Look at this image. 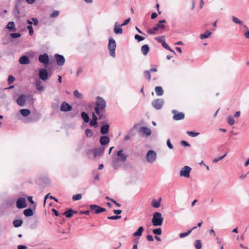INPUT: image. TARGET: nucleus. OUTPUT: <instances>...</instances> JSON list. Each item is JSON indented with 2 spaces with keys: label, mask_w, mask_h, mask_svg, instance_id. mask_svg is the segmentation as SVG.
Masks as SVG:
<instances>
[{
  "label": "nucleus",
  "mask_w": 249,
  "mask_h": 249,
  "mask_svg": "<svg viewBox=\"0 0 249 249\" xmlns=\"http://www.w3.org/2000/svg\"><path fill=\"white\" fill-rule=\"evenodd\" d=\"M130 18H128L127 19H125L124 22L121 25V26H124L127 25L130 21Z\"/></svg>",
  "instance_id": "6e6d98bb"
},
{
  "label": "nucleus",
  "mask_w": 249,
  "mask_h": 249,
  "mask_svg": "<svg viewBox=\"0 0 249 249\" xmlns=\"http://www.w3.org/2000/svg\"><path fill=\"white\" fill-rule=\"evenodd\" d=\"M224 158V156H220L219 157L215 158L213 159V163H216L218 162L219 161L222 160Z\"/></svg>",
  "instance_id": "864d4df0"
},
{
  "label": "nucleus",
  "mask_w": 249,
  "mask_h": 249,
  "mask_svg": "<svg viewBox=\"0 0 249 249\" xmlns=\"http://www.w3.org/2000/svg\"><path fill=\"white\" fill-rule=\"evenodd\" d=\"M15 80V78L13 75H9L8 78V84L9 85L11 84L12 83H13L14 82Z\"/></svg>",
  "instance_id": "a18cd8bd"
},
{
  "label": "nucleus",
  "mask_w": 249,
  "mask_h": 249,
  "mask_svg": "<svg viewBox=\"0 0 249 249\" xmlns=\"http://www.w3.org/2000/svg\"><path fill=\"white\" fill-rule=\"evenodd\" d=\"M118 157L112 160V166L114 169H118L120 166V162H125L126 160L128 155L124 152L123 149L119 150L117 153Z\"/></svg>",
  "instance_id": "f257e3e1"
},
{
  "label": "nucleus",
  "mask_w": 249,
  "mask_h": 249,
  "mask_svg": "<svg viewBox=\"0 0 249 249\" xmlns=\"http://www.w3.org/2000/svg\"><path fill=\"white\" fill-rule=\"evenodd\" d=\"M113 212L115 214H121L122 213V211L121 210H114L113 211Z\"/></svg>",
  "instance_id": "69168bd1"
},
{
  "label": "nucleus",
  "mask_w": 249,
  "mask_h": 249,
  "mask_svg": "<svg viewBox=\"0 0 249 249\" xmlns=\"http://www.w3.org/2000/svg\"><path fill=\"white\" fill-rule=\"evenodd\" d=\"M155 31H154L153 29H149L147 30V33L149 34H150V35L155 34Z\"/></svg>",
  "instance_id": "0e129e2a"
},
{
  "label": "nucleus",
  "mask_w": 249,
  "mask_h": 249,
  "mask_svg": "<svg viewBox=\"0 0 249 249\" xmlns=\"http://www.w3.org/2000/svg\"><path fill=\"white\" fill-rule=\"evenodd\" d=\"M59 12L58 11H54L51 15L50 17L52 18H55L58 16Z\"/></svg>",
  "instance_id": "de8ad7c7"
},
{
  "label": "nucleus",
  "mask_w": 249,
  "mask_h": 249,
  "mask_svg": "<svg viewBox=\"0 0 249 249\" xmlns=\"http://www.w3.org/2000/svg\"><path fill=\"white\" fill-rule=\"evenodd\" d=\"M90 211L94 212L96 214H98L106 211L105 208L100 207L97 205H90Z\"/></svg>",
  "instance_id": "0eeeda50"
},
{
  "label": "nucleus",
  "mask_w": 249,
  "mask_h": 249,
  "mask_svg": "<svg viewBox=\"0 0 249 249\" xmlns=\"http://www.w3.org/2000/svg\"><path fill=\"white\" fill-rule=\"evenodd\" d=\"M232 21L237 24L239 25H243V22L242 20L238 19L237 17L235 16H232Z\"/></svg>",
  "instance_id": "f704fd0d"
},
{
  "label": "nucleus",
  "mask_w": 249,
  "mask_h": 249,
  "mask_svg": "<svg viewBox=\"0 0 249 249\" xmlns=\"http://www.w3.org/2000/svg\"><path fill=\"white\" fill-rule=\"evenodd\" d=\"M13 223L15 228H18L22 225L23 221L21 220H15L13 221Z\"/></svg>",
  "instance_id": "72a5a7b5"
},
{
  "label": "nucleus",
  "mask_w": 249,
  "mask_h": 249,
  "mask_svg": "<svg viewBox=\"0 0 249 249\" xmlns=\"http://www.w3.org/2000/svg\"><path fill=\"white\" fill-rule=\"evenodd\" d=\"M17 207L18 209L25 208L26 207L25 199L23 197L18 198L17 201Z\"/></svg>",
  "instance_id": "4468645a"
},
{
  "label": "nucleus",
  "mask_w": 249,
  "mask_h": 249,
  "mask_svg": "<svg viewBox=\"0 0 249 249\" xmlns=\"http://www.w3.org/2000/svg\"><path fill=\"white\" fill-rule=\"evenodd\" d=\"M110 201L111 202H112L113 203H114L117 207H120L121 206V204L117 203L115 200H114L113 199H110Z\"/></svg>",
  "instance_id": "e2e57ef3"
},
{
  "label": "nucleus",
  "mask_w": 249,
  "mask_h": 249,
  "mask_svg": "<svg viewBox=\"0 0 249 249\" xmlns=\"http://www.w3.org/2000/svg\"><path fill=\"white\" fill-rule=\"evenodd\" d=\"M109 142V139L107 136H102L101 137L100 139V142L101 145H104L107 143H108Z\"/></svg>",
  "instance_id": "5701e85b"
},
{
  "label": "nucleus",
  "mask_w": 249,
  "mask_h": 249,
  "mask_svg": "<svg viewBox=\"0 0 249 249\" xmlns=\"http://www.w3.org/2000/svg\"><path fill=\"white\" fill-rule=\"evenodd\" d=\"M73 211L71 209L69 210L68 211L65 212L64 214L68 218H70L72 215Z\"/></svg>",
  "instance_id": "4c0bfd02"
},
{
  "label": "nucleus",
  "mask_w": 249,
  "mask_h": 249,
  "mask_svg": "<svg viewBox=\"0 0 249 249\" xmlns=\"http://www.w3.org/2000/svg\"><path fill=\"white\" fill-rule=\"evenodd\" d=\"M163 218L162 217L161 213L155 212L153 214L152 223L154 226H161L163 223Z\"/></svg>",
  "instance_id": "7ed1b4c3"
},
{
  "label": "nucleus",
  "mask_w": 249,
  "mask_h": 249,
  "mask_svg": "<svg viewBox=\"0 0 249 249\" xmlns=\"http://www.w3.org/2000/svg\"><path fill=\"white\" fill-rule=\"evenodd\" d=\"M144 73L147 78V79L149 81L151 79V74H150V71H144Z\"/></svg>",
  "instance_id": "8fccbe9b"
},
{
  "label": "nucleus",
  "mask_w": 249,
  "mask_h": 249,
  "mask_svg": "<svg viewBox=\"0 0 249 249\" xmlns=\"http://www.w3.org/2000/svg\"><path fill=\"white\" fill-rule=\"evenodd\" d=\"M121 217L120 215H113L107 217V219L109 220H116L120 219Z\"/></svg>",
  "instance_id": "3c124183"
},
{
  "label": "nucleus",
  "mask_w": 249,
  "mask_h": 249,
  "mask_svg": "<svg viewBox=\"0 0 249 249\" xmlns=\"http://www.w3.org/2000/svg\"><path fill=\"white\" fill-rule=\"evenodd\" d=\"M135 39L136 40H137L138 42H140L141 41H142L144 39V37L140 36L139 35H136L134 37Z\"/></svg>",
  "instance_id": "09e8293b"
},
{
  "label": "nucleus",
  "mask_w": 249,
  "mask_h": 249,
  "mask_svg": "<svg viewBox=\"0 0 249 249\" xmlns=\"http://www.w3.org/2000/svg\"><path fill=\"white\" fill-rule=\"evenodd\" d=\"M106 106L105 101L101 97H97L95 102V111L97 115L100 114V111L103 110Z\"/></svg>",
  "instance_id": "f03ea898"
},
{
  "label": "nucleus",
  "mask_w": 249,
  "mask_h": 249,
  "mask_svg": "<svg viewBox=\"0 0 249 249\" xmlns=\"http://www.w3.org/2000/svg\"><path fill=\"white\" fill-rule=\"evenodd\" d=\"M194 245L196 249H201L202 244L200 240H196L194 242Z\"/></svg>",
  "instance_id": "c756f323"
},
{
  "label": "nucleus",
  "mask_w": 249,
  "mask_h": 249,
  "mask_svg": "<svg viewBox=\"0 0 249 249\" xmlns=\"http://www.w3.org/2000/svg\"><path fill=\"white\" fill-rule=\"evenodd\" d=\"M165 22L166 21L164 19L160 20L156 26L153 28V30L157 31L159 29H163L165 27V26L162 24V23H165Z\"/></svg>",
  "instance_id": "f3484780"
},
{
  "label": "nucleus",
  "mask_w": 249,
  "mask_h": 249,
  "mask_svg": "<svg viewBox=\"0 0 249 249\" xmlns=\"http://www.w3.org/2000/svg\"><path fill=\"white\" fill-rule=\"evenodd\" d=\"M23 213L26 216H31L34 214L32 210L30 208L25 209Z\"/></svg>",
  "instance_id": "2f4dec72"
},
{
  "label": "nucleus",
  "mask_w": 249,
  "mask_h": 249,
  "mask_svg": "<svg viewBox=\"0 0 249 249\" xmlns=\"http://www.w3.org/2000/svg\"><path fill=\"white\" fill-rule=\"evenodd\" d=\"M143 231L142 227H140L136 231L133 233V235L134 236H141L142 235V232Z\"/></svg>",
  "instance_id": "cd10ccee"
},
{
  "label": "nucleus",
  "mask_w": 249,
  "mask_h": 249,
  "mask_svg": "<svg viewBox=\"0 0 249 249\" xmlns=\"http://www.w3.org/2000/svg\"><path fill=\"white\" fill-rule=\"evenodd\" d=\"M186 133L191 137H195L199 135V133L193 131H187Z\"/></svg>",
  "instance_id": "58836bf2"
},
{
  "label": "nucleus",
  "mask_w": 249,
  "mask_h": 249,
  "mask_svg": "<svg viewBox=\"0 0 249 249\" xmlns=\"http://www.w3.org/2000/svg\"><path fill=\"white\" fill-rule=\"evenodd\" d=\"M83 72V70L82 68L79 67L78 68L77 72H76V76H78L80 73Z\"/></svg>",
  "instance_id": "052dcab7"
},
{
  "label": "nucleus",
  "mask_w": 249,
  "mask_h": 249,
  "mask_svg": "<svg viewBox=\"0 0 249 249\" xmlns=\"http://www.w3.org/2000/svg\"><path fill=\"white\" fill-rule=\"evenodd\" d=\"M38 60L40 63L45 65L48 64L49 62V59L48 54L46 53H43V54H40L38 56Z\"/></svg>",
  "instance_id": "f8f14e48"
},
{
  "label": "nucleus",
  "mask_w": 249,
  "mask_h": 249,
  "mask_svg": "<svg viewBox=\"0 0 249 249\" xmlns=\"http://www.w3.org/2000/svg\"><path fill=\"white\" fill-rule=\"evenodd\" d=\"M21 34L20 33H11L10 34V36L13 38H18L21 36Z\"/></svg>",
  "instance_id": "49530a36"
},
{
  "label": "nucleus",
  "mask_w": 249,
  "mask_h": 249,
  "mask_svg": "<svg viewBox=\"0 0 249 249\" xmlns=\"http://www.w3.org/2000/svg\"><path fill=\"white\" fill-rule=\"evenodd\" d=\"M81 117L84 120L86 123L89 122V117L87 113L85 112L81 113Z\"/></svg>",
  "instance_id": "c9c22d12"
},
{
  "label": "nucleus",
  "mask_w": 249,
  "mask_h": 249,
  "mask_svg": "<svg viewBox=\"0 0 249 249\" xmlns=\"http://www.w3.org/2000/svg\"><path fill=\"white\" fill-rule=\"evenodd\" d=\"M138 244H139L138 241H135V242L133 246L132 249H138Z\"/></svg>",
  "instance_id": "bf43d9fd"
},
{
  "label": "nucleus",
  "mask_w": 249,
  "mask_h": 249,
  "mask_svg": "<svg viewBox=\"0 0 249 249\" xmlns=\"http://www.w3.org/2000/svg\"><path fill=\"white\" fill-rule=\"evenodd\" d=\"M20 112L23 116L26 117L30 114L31 111L29 109H21L20 110Z\"/></svg>",
  "instance_id": "7c9ffc66"
},
{
  "label": "nucleus",
  "mask_w": 249,
  "mask_h": 249,
  "mask_svg": "<svg viewBox=\"0 0 249 249\" xmlns=\"http://www.w3.org/2000/svg\"><path fill=\"white\" fill-rule=\"evenodd\" d=\"M155 92L158 96H161L163 94V90L161 87H156L155 88Z\"/></svg>",
  "instance_id": "473e14b6"
},
{
  "label": "nucleus",
  "mask_w": 249,
  "mask_h": 249,
  "mask_svg": "<svg viewBox=\"0 0 249 249\" xmlns=\"http://www.w3.org/2000/svg\"><path fill=\"white\" fill-rule=\"evenodd\" d=\"M165 37L164 36H159L155 38V39L158 41L159 42L161 43V44L165 41Z\"/></svg>",
  "instance_id": "37998d69"
},
{
  "label": "nucleus",
  "mask_w": 249,
  "mask_h": 249,
  "mask_svg": "<svg viewBox=\"0 0 249 249\" xmlns=\"http://www.w3.org/2000/svg\"><path fill=\"white\" fill-rule=\"evenodd\" d=\"M19 62L21 64L26 65L30 63V60L27 56H22L20 57Z\"/></svg>",
  "instance_id": "4be33fe9"
},
{
  "label": "nucleus",
  "mask_w": 249,
  "mask_h": 249,
  "mask_svg": "<svg viewBox=\"0 0 249 249\" xmlns=\"http://www.w3.org/2000/svg\"><path fill=\"white\" fill-rule=\"evenodd\" d=\"M85 135L87 137H90L92 136L93 133L92 131L89 129H86L85 131Z\"/></svg>",
  "instance_id": "79ce46f5"
},
{
  "label": "nucleus",
  "mask_w": 249,
  "mask_h": 249,
  "mask_svg": "<svg viewBox=\"0 0 249 249\" xmlns=\"http://www.w3.org/2000/svg\"><path fill=\"white\" fill-rule=\"evenodd\" d=\"M191 171V168L189 166H185L179 172V176L186 178L190 177V174Z\"/></svg>",
  "instance_id": "423d86ee"
},
{
  "label": "nucleus",
  "mask_w": 249,
  "mask_h": 249,
  "mask_svg": "<svg viewBox=\"0 0 249 249\" xmlns=\"http://www.w3.org/2000/svg\"><path fill=\"white\" fill-rule=\"evenodd\" d=\"M153 232L156 235H160L162 233V230L161 228H158L153 230Z\"/></svg>",
  "instance_id": "c03bdc74"
},
{
  "label": "nucleus",
  "mask_w": 249,
  "mask_h": 249,
  "mask_svg": "<svg viewBox=\"0 0 249 249\" xmlns=\"http://www.w3.org/2000/svg\"><path fill=\"white\" fill-rule=\"evenodd\" d=\"M146 159L147 162L149 163H152L157 159V154L155 151L150 150L148 151L146 156Z\"/></svg>",
  "instance_id": "39448f33"
},
{
  "label": "nucleus",
  "mask_w": 249,
  "mask_h": 249,
  "mask_svg": "<svg viewBox=\"0 0 249 249\" xmlns=\"http://www.w3.org/2000/svg\"><path fill=\"white\" fill-rule=\"evenodd\" d=\"M146 238H147V240L149 241L152 242V241H153V240H154L153 237L151 235H147Z\"/></svg>",
  "instance_id": "680f3d73"
},
{
  "label": "nucleus",
  "mask_w": 249,
  "mask_h": 249,
  "mask_svg": "<svg viewBox=\"0 0 249 249\" xmlns=\"http://www.w3.org/2000/svg\"><path fill=\"white\" fill-rule=\"evenodd\" d=\"M39 76L43 81H46L48 79V72L46 69H41L39 71Z\"/></svg>",
  "instance_id": "2eb2a0df"
},
{
  "label": "nucleus",
  "mask_w": 249,
  "mask_h": 249,
  "mask_svg": "<svg viewBox=\"0 0 249 249\" xmlns=\"http://www.w3.org/2000/svg\"><path fill=\"white\" fill-rule=\"evenodd\" d=\"M172 113L174 114L173 119L174 120L178 121L182 120L184 118V114L182 112H178L176 110H173Z\"/></svg>",
  "instance_id": "1a4fd4ad"
},
{
  "label": "nucleus",
  "mask_w": 249,
  "mask_h": 249,
  "mask_svg": "<svg viewBox=\"0 0 249 249\" xmlns=\"http://www.w3.org/2000/svg\"><path fill=\"white\" fill-rule=\"evenodd\" d=\"M149 51V47L148 45H144L141 48V51L144 55H146Z\"/></svg>",
  "instance_id": "a878e982"
},
{
  "label": "nucleus",
  "mask_w": 249,
  "mask_h": 249,
  "mask_svg": "<svg viewBox=\"0 0 249 249\" xmlns=\"http://www.w3.org/2000/svg\"><path fill=\"white\" fill-rule=\"evenodd\" d=\"M140 131L142 132V133L145 135L147 136H149L151 134V130L147 127L142 126L140 128Z\"/></svg>",
  "instance_id": "aec40b11"
},
{
  "label": "nucleus",
  "mask_w": 249,
  "mask_h": 249,
  "mask_svg": "<svg viewBox=\"0 0 249 249\" xmlns=\"http://www.w3.org/2000/svg\"><path fill=\"white\" fill-rule=\"evenodd\" d=\"M244 35H245V36L246 38L249 39V29H248V31H247V32L245 33Z\"/></svg>",
  "instance_id": "774afa93"
},
{
  "label": "nucleus",
  "mask_w": 249,
  "mask_h": 249,
  "mask_svg": "<svg viewBox=\"0 0 249 249\" xmlns=\"http://www.w3.org/2000/svg\"><path fill=\"white\" fill-rule=\"evenodd\" d=\"M27 100V96L25 94L20 95L17 99V104L20 107H24Z\"/></svg>",
  "instance_id": "6e6552de"
},
{
  "label": "nucleus",
  "mask_w": 249,
  "mask_h": 249,
  "mask_svg": "<svg viewBox=\"0 0 249 249\" xmlns=\"http://www.w3.org/2000/svg\"><path fill=\"white\" fill-rule=\"evenodd\" d=\"M122 26L118 25L117 23L116 22L114 24V32L115 34H121L123 33Z\"/></svg>",
  "instance_id": "6ab92c4d"
},
{
  "label": "nucleus",
  "mask_w": 249,
  "mask_h": 249,
  "mask_svg": "<svg viewBox=\"0 0 249 249\" xmlns=\"http://www.w3.org/2000/svg\"><path fill=\"white\" fill-rule=\"evenodd\" d=\"M104 151L103 147L96 148L93 150V153L94 157L99 156L103 154Z\"/></svg>",
  "instance_id": "dca6fc26"
},
{
  "label": "nucleus",
  "mask_w": 249,
  "mask_h": 249,
  "mask_svg": "<svg viewBox=\"0 0 249 249\" xmlns=\"http://www.w3.org/2000/svg\"><path fill=\"white\" fill-rule=\"evenodd\" d=\"M181 144L182 145L184 146H190V144L186 142V141H182L181 142Z\"/></svg>",
  "instance_id": "13d9d810"
},
{
  "label": "nucleus",
  "mask_w": 249,
  "mask_h": 249,
  "mask_svg": "<svg viewBox=\"0 0 249 249\" xmlns=\"http://www.w3.org/2000/svg\"><path fill=\"white\" fill-rule=\"evenodd\" d=\"M27 29L29 30V33L30 36H32L34 34V30L31 25H29L27 26Z\"/></svg>",
  "instance_id": "603ef678"
},
{
  "label": "nucleus",
  "mask_w": 249,
  "mask_h": 249,
  "mask_svg": "<svg viewBox=\"0 0 249 249\" xmlns=\"http://www.w3.org/2000/svg\"><path fill=\"white\" fill-rule=\"evenodd\" d=\"M74 95L77 98L81 99L83 98L82 95L77 90H75L73 92Z\"/></svg>",
  "instance_id": "ea45409f"
},
{
  "label": "nucleus",
  "mask_w": 249,
  "mask_h": 249,
  "mask_svg": "<svg viewBox=\"0 0 249 249\" xmlns=\"http://www.w3.org/2000/svg\"><path fill=\"white\" fill-rule=\"evenodd\" d=\"M167 145L168 147V148L170 149H172L174 148V146H173V144L171 143L170 139H168L167 141Z\"/></svg>",
  "instance_id": "5fc2aeb1"
},
{
  "label": "nucleus",
  "mask_w": 249,
  "mask_h": 249,
  "mask_svg": "<svg viewBox=\"0 0 249 249\" xmlns=\"http://www.w3.org/2000/svg\"><path fill=\"white\" fill-rule=\"evenodd\" d=\"M97 121H94V120H91L90 122V125L91 126H97Z\"/></svg>",
  "instance_id": "4d7b16f0"
},
{
  "label": "nucleus",
  "mask_w": 249,
  "mask_h": 249,
  "mask_svg": "<svg viewBox=\"0 0 249 249\" xmlns=\"http://www.w3.org/2000/svg\"><path fill=\"white\" fill-rule=\"evenodd\" d=\"M152 105L155 108L160 109L162 107L163 105V101L161 99H158L154 100L152 102Z\"/></svg>",
  "instance_id": "9d476101"
},
{
  "label": "nucleus",
  "mask_w": 249,
  "mask_h": 249,
  "mask_svg": "<svg viewBox=\"0 0 249 249\" xmlns=\"http://www.w3.org/2000/svg\"><path fill=\"white\" fill-rule=\"evenodd\" d=\"M54 57L58 66H61L64 64L65 59L63 55L56 53L54 55Z\"/></svg>",
  "instance_id": "9b49d317"
},
{
  "label": "nucleus",
  "mask_w": 249,
  "mask_h": 249,
  "mask_svg": "<svg viewBox=\"0 0 249 249\" xmlns=\"http://www.w3.org/2000/svg\"><path fill=\"white\" fill-rule=\"evenodd\" d=\"M72 109V107L66 102H63L60 106V110L61 111L68 112L71 111Z\"/></svg>",
  "instance_id": "ddd939ff"
},
{
  "label": "nucleus",
  "mask_w": 249,
  "mask_h": 249,
  "mask_svg": "<svg viewBox=\"0 0 249 249\" xmlns=\"http://www.w3.org/2000/svg\"><path fill=\"white\" fill-rule=\"evenodd\" d=\"M109 125L107 124L103 125L100 130V132L101 134L105 135L108 133L109 131Z\"/></svg>",
  "instance_id": "b1692460"
},
{
  "label": "nucleus",
  "mask_w": 249,
  "mask_h": 249,
  "mask_svg": "<svg viewBox=\"0 0 249 249\" xmlns=\"http://www.w3.org/2000/svg\"><path fill=\"white\" fill-rule=\"evenodd\" d=\"M161 198L159 197L158 200L153 199L151 202V206L155 208H158L160 207Z\"/></svg>",
  "instance_id": "a211bd4d"
},
{
  "label": "nucleus",
  "mask_w": 249,
  "mask_h": 249,
  "mask_svg": "<svg viewBox=\"0 0 249 249\" xmlns=\"http://www.w3.org/2000/svg\"><path fill=\"white\" fill-rule=\"evenodd\" d=\"M82 198L81 194H77L72 196L73 201L80 200Z\"/></svg>",
  "instance_id": "a19ab883"
},
{
  "label": "nucleus",
  "mask_w": 249,
  "mask_h": 249,
  "mask_svg": "<svg viewBox=\"0 0 249 249\" xmlns=\"http://www.w3.org/2000/svg\"><path fill=\"white\" fill-rule=\"evenodd\" d=\"M197 228V227H193L192 229H191L190 230L187 231V232H183V233H180L179 235V236L180 238H183L186 236H187L188 235H189L192 232V231L194 230V229H196V228Z\"/></svg>",
  "instance_id": "bb28decb"
},
{
  "label": "nucleus",
  "mask_w": 249,
  "mask_h": 249,
  "mask_svg": "<svg viewBox=\"0 0 249 249\" xmlns=\"http://www.w3.org/2000/svg\"><path fill=\"white\" fill-rule=\"evenodd\" d=\"M35 85L36 89L39 91H43L44 90V87L42 85L41 82L39 79L36 80Z\"/></svg>",
  "instance_id": "412c9836"
},
{
  "label": "nucleus",
  "mask_w": 249,
  "mask_h": 249,
  "mask_svg": "<svg viewBox=\"0 0 249 249\" xmlns=\"http://www.w3.org/2000/svg\"><path fill=\"white\" fill-rule=\"evenodd\" d=\"M27 247L24 245H19L18 246V249H27Z\"/></svg>",
  "instance_id": "338daca9"
},
{
  "label": "nucleus",
  "mask_w": 249,
  "mask_h": 249,
  "mask_svg": "<svg viewBox=\"0 0 249 249\" xmlns=\"http://www.w3.org/2000/svg\"><path fill=\"white\" fill-rule=\"evenodd\" d=\"M212 35V32L207 30L204 34L200 35V38L201 39L208 38Z\"/></svg>",
  "instance_id": "c85d7f7f"
},
{
  "label": "nucleus",
  "mask_w": 249,
  "mask_h": 249,
  "mask_svg": "<svg viewBox=\"0 0 249 249\" xmlns=\"http://www.w3.org/2000/svg\"><path fill=\"white\" fill-rule=\"evenodd\" d=\"M107 47L109 51V54L110 56L113 57H115L116 43L115 40L112 37H110L109 38V42Z\"/></svg>",
  "instance_id": "20e7f679"
},
{
  "label": "nucleus",
  "mask_w": 249,
  "mask_h": 249,
  "mask_svg": "<svg viewBox=\"0 0 249 249\" xmlns=\"http://www.w3.org/2000/svg\"><path fill=\"white\" fill-rule=\"evenodd\" d=\"M228 123L230 125H232L234 124V120L232 116H229L227 118Z\"/></svg>",
  "instance_id": "e433bc0d"
},
{
  "label": "nucleus",
  "mask_w": 249,
  "mask_h": 249,
  "mask_svg": "<svg viewBox=\"0 0 249 249\" xmlns=\"http://www.w3.org/2000/svg\"><path fill=\"white\" fill-rule=\"evenodd\" d=\"M6 28L11 31H15V23L13 21H10L6 26Z\"/></svg>",
  "instance_id": "393cba45"
}]
</instances>
